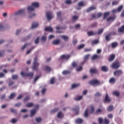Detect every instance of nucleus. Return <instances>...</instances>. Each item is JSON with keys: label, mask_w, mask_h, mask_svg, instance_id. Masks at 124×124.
<instances>
[{"label": "nucleus", "mask_w": 124, "mask_h": 124, "mask_svg": "<svg viewBox=\"0 0 124 124\" xmlns=\"http://www.w3.org/2000/svg\"><path fill=\"white\" fill-rule=\"evenodd\" d=\"M46 39H47V38L45 36H43L41 37V40L42 41H46Z\"/></svg>", "instance_id": "nucleus-58"}, {"label": "nucleus", "mask_w": 124, "mask_h": 124, "mask_svg": "<svg viewBox=\"0 0 124 124\" xmlns=\"http://www.w3.org/2000/svg\"><path fill=\"white\" fill-rule=\"evenodd\" d=\"M35 44H38L39 43V37H37L34 41Z\"/></svg>", "instance_id": "nucleus-49"}, {"label": "nucleus", "mask_w": 124, "mask_h": 124, "mask_svg": "<svg viewBox=\"0 0 124 124\" xmlns=\"http://www.w3.org/2000/svg\"><path fill=\"white\" fill-rule=\"evenodd\" d=\"M46 18L48 21H50L51 19H52V12H47L46 13Z\"/></svg>", "instance_id": "nucleus-7"}, {"label": "nucleus", "mask_w": 124, "mask_h": 124, "mask_svg": "<svg viewBox=\"0 0 124 124\" xmlns=\"http://www.w3.org/2000/svg\"><path fill=\"white\" fill-rule=\"evenodd\" d=\"M124 6L123 5L120 6L117 9L118 12H121L122 11V10L123 9Z\"/></svg>", "instance_id": "nucleus-45"}, {"label": "nucleus", "mask_w": 124, "mask_h": 124, "mask_svg": "<svg viewBox=\"0 0 124 124\" xmlns=\"http://www.w3.org/2000/svg\"><path fill=\"white\" fill-rule=\"evenodd\" d=\"M90 73H96L97 72V70L96 69H93V68H91L90 70Z\"/></svg>", "instance_id": "nucleus-33"}, {"label": "nucleus", "mask_w": 124, "mask_h": 124, "mask_svg": "<svg viewBox=\"0 0 124 124\" xmlns=\"http://www.w3.org/2000/svg\"><path fill=\"white\" fill-rule=\"evenodd\" d=\"M122 73L123 71H122V70H117L114 72V76H120Z\"/></svg>", "instance_id": "nucleus-6"}, {"label": "nucleus", "mask_w": 124, "mask_h": 124, "mask_svg": "<svg viewBox=\"0 0 124 124\" xmlns=\"http://www.w3.org/2000/svg\"><path fill=\"white\" fill-rule=\"evenodd\" d=\"M70 71L69 70H64L62 72V74L64 75H67V74H70Z\"/></svg>", "instance_id": "nucleus-38"}, {"label": "nucleus", "mask_w": 124, "mask_h": 124, "mask_svg": "<svg viewBox=\"0 0 124 124\" xmlns=\"http://www.w3.org/2000/svg\"><path fill=\"white\" fill-rule=\"evenodd\" d=\"M90 57V54H87L85 55L84 57V62H86L88 60H89V58Z\"/></svg>", "instance_id": "nucleus-35"}, {"label": "nucleus", "mask_w": 124, "mask_h": 124, "mask_svg": "<svg viewBox=\"0 0 124 124\" xmlns=\"http://www.w3.org/2000/svg\"><path fill=\"white\" fill-rule=\"evenodd\" d=\"M98 122L99 124H102V123H103V119L101 118H98Z\"/></svg>", "instance_id": "nucleus-55"}, {"label": "nucleus", "mask_w": 124, "mask_h": 124, "mask_svg": "<svg viewBox=\"0 0 124 124\" xmlns=\"http://www.w3.org/2000/svg\"><path fill=\"white\" fill-rule=\"evenodd\" d=\"M84 47H85V45L81 44V45H80L79 46H78V49L79 50H80V49H82V48H84Z\"/></svg>", "instance_id": "nucleus-56"}, {"label": "nucleus", "mask_w": 124, "mask_h": 124, "mask_svg": "<svg viewBox=\"0 0 124 124\" xmlns=\"http://www.w3.org/2000/svg\"><path fill=\"white\" fill-rule=\"evenodd\" d=\"M93 112H94V108H93V107L92 106L91 108V113H93Z\"/></svg>", "instance_id": "nucleus-64"}, {"label": "nucleus", "mask_w": 124, "mask_h": 124, "mask_svg": "<svg viewBox=\"0 0 124 124\" xmlns=\"http://www.w3.org/2000/svg\"><path fill=\"white\" fill-rule=\"evenodd\" d=\"M62 117H63V114L62 113V111L58 112L57 114V118H62Z\"/></svg>", "instance_id": "nucleus-30"}, {"label": "nucleus", "mask_w": 124, "mask_h": 124, "mask_svg": "<svg viewBox=\"0 0 124 124\" xmlns=\"http://www.w3.org/2000/svg\"><path fill=\"white\" fill-rule=\"evenodd\" d=\"M12 78L14 80H16V79H18V75H12Z\"/></svg>", "instance_id": "nucleus-50"}, {"label": "nucleus", "mask_w": 124, "mask_h": 124, "mask_svg": "<svg viewBox=\"0 0 124 124\" xmlns=\"http://www.w3.org/2000/svg\"><path fill=\"white\" fill-rule=\"evenodd\" d=\"M61 38L62 39L64 40L65 41H68V39H69V38L67 36L65 35H62Z\"/></svg>", "instance_id": "nucleus-20"}, {"label": "nucleus", "mask_w": 124, "mask_h": 124, "mask_svg": "<svg viewBox=\"0 0 124 124\" xmlns=\"http://www.w3.org/2000/svg\"><path fill=\"white\" fill-rule=\"evenodd\" d=\"M8 81L9 82V84H8L9 87H11V86H12V85H14V81H11V79H9Z\"/></svg>", "instance_id": "nucleus-42"}, {"label": "nucleus", "mask_w": 124, "mask_h": 124, "mask_svg": "<svg viewBox=\"0 0 124 124\" xmlns=\"http://www.w3.org/2000/svg\"><path fill=\"white\" fill-rule=\"evenodd\" d=\"M26 107L29 108H31V107H32L33 106V103H28L26 105Z\"/></svg>", "instance_id": "nucleus-36"}, {"label": "nucleus", "mask_w": 124, "mask_h": 124, "mask_svg": "<svg viewBox=\"0 0 124 124\" xmlns=\"http://www.w3.org/2000/svg\"><path fill=\"white\" fill-rule=\"evenodd\" d=\"M79 110H80V108L78 106H76L75 108H72V111L75 112L76 115H78V114H79Z\"/></svg>", "instance_id": "nucleus-8"}, {"label": "nucleus", "mask_w": 124, "mask_h": 124, "mask_svg": "<svg viewBox=\"0 0 124 124\" xmlns=\"http://www.w3.org/2000/svg\"><path fill=\"white\" fill-rule=\"evenodd\" d=\"M83 97L82 96H77L76 98H74L75 100H81Z\"/></svg>", "instance_id": "nucleus-44"}, {"label": "nucleus", "mask_w": 124, "mask_h": 124, "mask_svg": "<svg viewBox=\"0 0 124 124\" xmlns=\"http://www.w3.org/2000/svg\"><path fill=\"white\" fill-rule=\"evenodd\" d=\"M87 5L86 2H84L83 1H81L78 3V6L82 7V6H85Z\"/></svg>", "instance_id": "nucleus-12"}, {"label": "nucleus", "mask_w": 124, "mask_h": 124, "mask_svg": "<svg viewBox=\"0 0 124 124\" xmlns=\"http://www.w3.org/2000/svg\"><path fill=\"white\" fill-rule=\"evenodd\" d=\"M97 25V23H93L90 25V28H93L94 27H96Z\"/></svg>", "instance_id": "nucleus-57"}, {"label": "nucleus", "mask_w": 124, "mask_h": 124, "mask_svg": "<svg viewBox=\"0 0 124 124\" xmlns=\"http://www.w3.org/2000/svg\"><path fill=\"white\" fill-rule=\"evenodd\" d=\"M88 36H92V35H95L96 34V32H93V31H88L87 32Z\"/></svg>", "instance_id": "nucleus-14"}, {"label": "nucleus", "mask_w": 124, "mask_h": 124, "mask_svg": "<svg viewBox=\"0 0 124 124\" xmlns=\"http://www.w3.org/2000/svg\"><path fill=\"white\" fill-rule=\"evenodd\" d=\"M72 66H73V67H76V66H77V63H76L75 62H73L72 63Z\"/></svg>", "instance_id": "nucleus-59"}, {"label": "nucleus", "mask_w": 124, "mask_h": 124, "mask_svg": "<svg viewBox=\"0 0 124 124\" xmlns=\"http://www.w3.org/2000/svg\"><path fill=\"white\" fill-rule=\"evenodd\" d=\"M116 78H111L109 80V83H110L111 84H115V83H116Z\"/></svg>", "instance_id": "nucleus-21"}, {"label": "nucleus", "mask_w": 124, "mask_h": 124, "mask_svg": "<svg viewBox=\"0 0 124 124\" xmlns=\"http://www.w3.org/2000/svg\"><path fill=\"white\" fill-rule=\"evenodd\" d=\"M77 71L79 72L82 70V66H80L76 69Z\"/></svg>", "instance_id": "nucleus-63"}, {"label": "nucleus", "mask_w": 124, "mask_h": 124, "mask_svg": "<svg viewBox=\"0 0 124 124\" xmlns=\"http://www.w3.org/2000/svg\"><path fill=\"white\" fill-rule=\"evenodd\" d=\"M110 36H111V34L109 33L106 36V40H107V41H110Z\"/></svg>", "instance_id": "nucleus-39"}, {"label": "nucleus", "mask_w": 124, "mask_h": 124, "mask_svg": "<svg viewBox=\"0 0 124 124\" xmlns=\"http://www.w3.org/2000/svg\"><path fill=\"white\" fill-rule=\"evenodd\" d=\"M101 112H102V110L100 108H98L96 109L95 113V114H98V113H101Z\"/></svg>", "instance_id": "nucleus-54"}, {"label": "nucleus", "mask_w": 124, "mask_h": 124, "mask_svg": "<svg viewBox=\"0 0 124 124\" xmlns=\"http://www.w3.org/2000/svg\"><path fill=\"white\" fill-rule=\"evenodd\" d=\"M113 95H115L116 96H120V93L118 91H114L113 93Z\"/></svg>", "instance_id": "nucleus-41"}, {"label": "nucleus", "mask_w": 124, "mask_h": 124, "mask_svg": "<svg viewBox=\"0 0 124 124\" xmlns=\"http://www.w3.org/2000/svg\"><path fill=\"white\" fill-rule=\"evenodd\" d=\"M69 55H62L61 56V59L62 60H68L70 58Z\"/></svg>", "instance_id": "nucleus-11"}, {"label": "nucleus", "mask_w": 124, "mask_h": 124, "mask_svg": "<svg viewBox=\"0 0 124 124\" xmlns=\"http://www.w3.org/2000/svg\"><path fill=\"white\" fill-rule=\"evenodd\" d=\"M73 21H75V20H77L78 19V16H74L72 17Z\"/></svg>", "instance_id": "nucleus-61"}, {"label": "nucleus", "mask_w": 124, "mask_h": 124, "mask_svg": "<svg viewBox=\"0 0 124 124\" xmlns=\"http://www.w3.org/2000/svg\"><path fill=\"white\" fill-rule=\"evenodd\" d=\"M118 46V43L116 42H113L111 44L112 48H116Z\"/></svg>", "instance_id": "nucleus-32"}, {"label": "nucleus", "mask_w": 124, "mask_h": 124, "mask_svg": "<svg viewBox=\"0 0 124 124\" xmlns=\"http://www.w3.org/2000/svg\"><path fill=\"white\" fill-rule=\"evenodd\" d=\"M30 98L31 97H30V96H27L24 98L23 100L24 101H29Z\"/></svg>", "instance_id": "nucleus-48"}, {"label": "nucleus", "mask_w": 124, "mask_h": 124, "mask_svg": "<svg viewBox=\"0 0 124 124\" xmlns=\"http://www.w3.org/2000/svg\"><path fill=\"white\" fill-rule=\"evenodd\" d=\"M38 65H39V63L37 62V58L36 57L34 59L32 69H33V70H35V71H37L38 70Z\"/></svg>", "instance_id": "nucleus-1"}, {"label": "nucleus", "mask_w": 124, "mask_h": 124, "mask_svg": "<svg viewBox=\"0 0 124 124\" xmlns=\"http://www.w3.org/2000/svg\"><path fill=\"white\" fill-rule=\"evenodd\" d=\"M91 59L92 60H97V59H99V56L96 54H94L92 57Z\"/></svg>", "instance_id": "nucleus-31"}, {"label": "nucleus", "mask_w": 124, "mask_h": 124, "mask_svg": "<svg viewBox=\"0 0 124 124\" xmlns=\"http://www.w3.org/2000/svg\"><path fill=\"white\" fill-rule=\"evenodd\" d=\"M101 70L104 72H107V71H108V68L106 66H103L101 67Z\"/></svg>", "instance_id": "nucleus-24"}, {"label": "nucleus", "mask_w": 124, "mask_h": 124, "mask_svg": "<svg viewBox=\"0 0 124 124\" xmlns=\"http://www.w3.org/2000/svg\"><path fill=\"white\" fill-rule=\"evenodd\" d=\"M115 56L114 54L110 55L109 59H108L109 62H113L115 60Z\"/></svg>", "instance_id": "nucleus-23"}, {"label": "nucleus", "mask_w": 124, "mask_h": 124, "mask_svg": "<svg viewBox=\"0 0 124 124\" xmlns=\"http://www.w3.org/2000/svg\"><path fill=\"white\" fill-rule=\"evenodd\" d=\"M59 111V108H54L53 110L50 111V113H56V112H58Z\"/></svg>", "instance_id": "nucleus-43"}, {"label": "nucleus", "mask_w": 124, "mask_h": 124, "mask_svg": "<svg viewBox=\"0 0 124 124\" xmlns=\"http://www.w3.org/2000/svg\"><path fill=\"white\" fill-rule=\"evenodd\" d=\"M98 43V40H94L91 42V44L93 45V44H97Z\"/></svg>", "instance_id": "nucleus-47"}, {"label": "nucleus", "mask_w": 124, "mask_h": 124, "mask_svg": "<svg viewBox=\"0 0 124 124\" xmlns=\"http://www.w3.org/2000/svg\"><path fill=\"white\" fill-rule=\"evenodd\" d=\"M24 13H25V9H22L15 13V16H17V15H22V14H24Z\"/></svg>", "instance_id": "nucleus-5"}, {"label": "nucleus", "mask_w": 124, "mask_h": 124, "mask_svg": "<svg viewBox=\"0 0 124 124\" xmlns=\"http://www.w3.org/2000/svg\"><path fill=\"white\" fill-rule=\"evenodd\" d=\"M45 69L46 71H48V72H50L51 71V68L48 66H46L45 68Z\"/></svg>", "instance_id": "nucleus-46"}, {"label": "nucleus", "mask_w": 124, "mask_h": 124, "mask_svg": "<svg viewBox=\"0 0 124 124\" xmlns=\"http://www.w3.org/2000/svg\"><path fill=\"white\" fill-rule=\"evenodd\" d=\"M113 109L114 108H113V106L110 105L108 107V108H107V110L108 112H111V111H113Z\"/></svg>", "instance_id": "nucleus-28"}, {"label": "nucleus", "mask_w": 124, "mask_h": 124, "mask_svg": "<svg viewBox=\"0 0 124 124\" xmlns=\"http://www.w3.org/2000/svg\"><path fill=\"white\" fill-rule=\"evenodd\" d=\"M16 96V94L15 93H12L9 96V99H13L14 97Z\"/></svg>", "instance_id": "nucleus-27"}, {"label": "nucleus", "mask_w": 124, "mask_h": 124, "mask_svg": "<svg viewBox=\"0 0 124 124\" xmlns=\"http://www.w3.org/2000/svg\"><path fill=\"white\" fill-rule=\"evenodd\" d=\"M32 6L33 7H35L36 8H37L39 7V3L38 2H34L31 3Z\"/></svg>", "instance_id": "nucleus-13"}, {"label": "nucleus", "mask_w": 124, "mask_h": 124, "mask_svg": "<svg viewBox=\"0 0 124 124\" xmlns=\"http://www.w3.org/2000/svg\"><path fill=\"white\" fill-rule=\"evenodd\" d=\"M45 30L46 31H49L50 32H52V31H53V28L50 27H45Z\"/></svg>", "instance_id": "nucleus-17"}, {"label": "nucleus", "mask_w": 124, "mask_h": 124, "mask_svg": "<svg viewBox=\"0 0 124 124\" xmlns=\"http://www.w3.org/2000/svg\"><path fill=\"white\" fill-rule=\"evenodd\" d=\"M92 51V48H85L84 50V52H91Z\"/></svg>", "instance_id": "nucleus-62"}, {"label": "nucleus", "mask_w": 124, "mask_h": 124, "mask_svg": "<svg viewBox=\"0 0 124 124\" xmlns=\"http://www.w3.org/2000/svg\"><path fill=\"white\" fill-rule=\"evenodd\" d=\"M35 113H36V110H35V109L31 110V111L30 117H32L34 116Z\"/></svg>", "instance_id": "nucleus-29"}, {"label": "nucleus", "mask_w": 124, "mask_h": 124, "mask_svg": "<svg viewBox=\"0 0 124 124\" xmlns=\"http://www.w3.org/2000/svg\"><path fill=\"white\" fill-rule=\"evenodd\" d=\"M88 83L92 86H99L100 85V82L96 79L89 81Z\"/></svg>", "instance_id": "nucleus-2"}, {"label": "nucleus", "mask_w": 124, "mask_h": 124, "mask_svg": "<svg viewBox=\"0 0 124 124\" xmlns=\"http://www.w3.org/2000/svg\"><path fill=\"white\" fill-rule=\"evenodd\" d=\"M11 112H12V113H14V114H17V111L13 108H11Z\"/></svg>", "instance_id": "nucleus-60"}, {"label": "nucleus", "mask_w": 124, "mask_h": 124, "mask_svg": "<svg viewBox=\"0 0 124 124\" xmlns=\"http://www.w3.org/2000/svg\"><path fill=\"white\" fill-rule=\"evenodd\" d=\"M115 19H116L115 16H114V17L110 16L107 19V22H110V21H114Z\"/></svg>", "instance_id": "nucleus-25"}, {"label": "nucleus", "mask_w": 124, "mask_h": 124, "mask_svg": "<svg viewBox=\"0 0 124 124\" xmlns=\"http://www.w3.org/2000/svg\"><path fill=\"white\" fill-rule=\"evenodd\" d=\"M121 66V64H120V62L119 61H116L113 62L110 65L111 68H114V69H118L119 67Z\"/></svg>", "instance_id": "nucleus-3"}, {"label": "nucleus", "mask_w": 124, "mask_h": 124, "mask_svg": "<svg viewBox=\"0 0 124 124\" xmlns=\"http://www.w3.org/2000/svg\"><path fill=\"white\" fill-rule=\"evenodd\" d=\"M79 86H80V84H79V83L74 84H72L71 88H72V89H75V88H77V87H79Z\"/></svg>", "instance_id": "nucleus-37"}, {"label": "nucleus", "mask_w": 124, "mask_h": 124, "mask_svg": "<svg viewBox=\"0 0 124 124\" xmlns=\"http://www.w3.org/2000/svg\"><path fill=\"white\" fill-rule=\"evenodd\" d=\"M104 102H111V99L109 97L108 94H106Z\"/></svg>", "instance_id": "nucleus-10"}, {"label": "nucleus", "mask_w": 124, "mask_h": 124, "mask_svg": "<svg viewBox=\"0 0 124 124\" xmlns=\"http://www.w3.org/2000/svg\"><path fill=\"white\" fill-rule=\"evenodd\" d=\"M28 45H31V44H26L25 45H24L21 47V50H24V49H25V48H26V47H27V46H28Z\"/></svg>", "instance_id": "nucleus-52"}, {"label": "nucleus", "mask_w": 124, "mask_h": 124, "mask_svg": "<svg viewBox=\"0 0 124 124\" xmlns=\"http://www.w3.org/2000/svg\"><path fill=\"white\" fill-rule=\"evenodd\" d=\"M83 116L85 118L89 117V109L87 108L85 110Z\"/></svg>", "instance_id": "nucleus-18"}, {"label": "nucleus", "mask_w": 124, "mask_h": 124, "mask_svg": "<svg viewBox=\"0 0 124 124\" xmlns=\"http://www.w3.org/2000/svg\"><path fill=\"white\" fill-rule=\"evenodd\" d=\"M109 15H110V12H107L105 13L104 16L103 17V20H105V19H106V18H107V17H108V16H109Z\"/></svg>", "instance_id": "nucleus-26"}, {"label": "nucleus", "mask_w": 124, "mask_h": 124, "mask_svg": "<svg viewBox=\"0 0 124 124\" xmlns=\"http://www.w3.org/2000/svg\"><path fill=\"white\" fill-rule=\"evenodd\" d=\"M37 27H38V23L37 22H33L31 28L35 29V28H37Z\"/></svg>", "instance_id": "nucleus-19"}, {"label": "nucleus", "mask_w": 124, "mask_h": 124, "mask_svg": "<svg viewBox=\"0 0 124 124\" xmlns=\"http://www.w3.org/2000/svg\"><path fill=\"white\" fill-rule=\"evenodd\" d=\"M27 10H28V13L30 14V13H31V11H33V10H34V8H33L32 6H29L27 8Z\"/></svg>", "instance_id": "nucleus-16"}, {"label": "nucleus", "mask_w": 124, "mask_h": 124, "mask_svg": "<svg viewBox=\"0 0 124 124\" xmlns=\"http://www.w3.org/2000/svg\"><path fill=\"white\" fill-rule=\"evenodd\" d=\"M60 42H61V41L60 40H55L52 42V44L53 45H58L60 44Z\"/></svg>", "instance_id": "nucleus-15"}, {"label": "nucleus", "mask_w": 124, "mask_h": 124, "mask_svg": "<svg viewBox=\"0 0 124 124\" xmlns=\"http://www.w3.org/2000/svg\"><path fill=\"white\" fill-rule=\"evenodd\" d=\"M103 31H104V29H100L98 31V32L97 33V34H100V33H102V32H103Z\"/></svg>", "instance_id": "nucleus-51"}, {"label": "nucleus", "mask_w": 124, "mask_h": 124, "mask_svg": "<svg viewBox=\"0 0 124 124\" xmlns=\"http://www.w3.org/2000/svg\"><path fill=\"white\" fill-rule=\"evenodd\" d=\"M118 32L119 33H124V25L118 29Z\"/></svg>", "instance_id": "nucleus-9"}, {"label": "nucleus", "mask_w": 124, "mask_h": 124, "mask_svg": "<svg viewBox=\"0 0 124 124\" xmlns=\"http://www.w3.org/2000/svg\"><path fill=\"white\" fill-rule=\"evenodd\" d=\"M109 120L107 119V118H105L103 120V124H109Z\"/></svg>", "instance_id": "nucleus-40"}, {"label": "nucleus", "mask_w": 124, "mask_h": 124, "mask_svg": "<svg viewBox=\"0 0 124 124\" xmlns=\"http://www.w3.org/2000/svg\"><path fill=\"white\" fill-rule=\"evenodd\" d=\"M35 121L37 123H40V122H41V118L40 117L36 118Z\"/></svg>", "instance_id": "nucleus-53"}, {"label": "nucleus", "mask_w": 124, "mask_h": 124, "mask_svg": "<svg viewBox=\"0 0 124 124\" xmlns=\"http://www.w3.org/2000/svg\"><path fill=\"white\" fill-rule=\"evenodd\" d=\"M94 9H95V7L91 6L86 10V12H90V11H92V10H94Z\"/></svg>", "instance_id": "nucleus-22"}, {"label": "nucleus", "mask_w": 124, "mask_h": 124, "mask_svg": "<svg viewBox=\"0 0 124 124\" xmlns=\"http://www.w3.org/2000/svg\"><path fill=\"white\" fill-rule=\"evenodd\" d=\"M77 124H82L83 123V120L82 119L78 118L76 120Z\"/></svg>", "instance_id": "nucleus-34"}, {"label": "nucleus", "mask_w": 124, "mask_h": 124, "mask_svg": "<svg viewBox=\"0 0 124 124\" xmlns=\"http://www.w3.org/2000/svg\"><path fill=\"white\" fill-rule=\"evenodd\" d=\"M20 75L22 76V77H31V78H32L33 77V73L30 72V73H25L24 72H21Z\"/></svg>", "instance_id": "nucleus-4"}]
</instances>
